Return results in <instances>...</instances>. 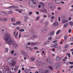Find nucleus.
<instances>
[{"label": "nucleus", "instance_id": "obj_1", "mask_svg": "<svg viewBox=\"0 0 73 73\" xmlns=\"http://www.w3.org/2000/svg\"><path fill=\"white\" fill-rule=\"evenodd\" d=\"M4 40L5 41L7 44L9 45H12L13 42V41L12 39L11 36L9 34H5L3 38Z\"/></svg>", "mask_w": 73, "mask_h": 73}, {"label": "nucleus", "instance_id": "obj_2", "mask_svg": "<svg viewBox=\"0 0 73 73\" xmlns=\"http://www.w3.org/2000/svg\"><path fill=\"white\" fill-rule=\"evenodd\" d=\"M7 61L10 65L15 66L16 65V61L14 60L13 58H9L7 59Z\"/></svg>", "mask_w": 73, "mask_h": 73}, {"label": "nucleus", "instance_id": "obj_3", "mask_svg": "<svg viewBox=\"0 0 73 73\" xmlns=\"http://www.w3.org/2000/svg\"><path fill=\"white\" fill-rule=\"evenodd\" d=\"M29 3L31 7H33L35 5H36V4L37 2L36 0H31L29 1Z\"/></svg>", "mask_w": 73, "mask_h": 73}, {"label": "nucleus", "instance_id": "obj_4", "mask_svg": "<svg viewBox=\"0 0 73 73\" xmlns=\"http://www.w3.org/2000/svg\"><path fill=\"white\" fill-rule=\"evenodd\" d=\"M54 66L56 69H58L60 68V64L59 63H56L54 64Z\"/></svg>", "mask_w": 73, "mask_h": 73}, {"label": "nucleus", "instance_id": "obj_5", "mask_svg": "<svg viewBox=\"0 0 73 73\" xmlns=\"http://www.w3.org/2000/svg\"><path fill=\"white\" fill-rule=\"evenodd\" d=\"M48 7L50 9H54L55 8V6L52 3H49L48 4Z\"/></svg>", "mask_w": 73, "mask_h": 73}, {"label": "nucleus", "instance_id": "obj_6", "mask_svg": "<svg viewBox=\"0 0 73 73\" xmlns=\"http://www.w3.org/2000/svg\"><path fill=\"white\" fill-rule=\"evenodd\" d=\"M46 61L50 64H52L53 63V60L50 58L47 59L46 60Z\"/></svg>", "mask_w": 73, "mask_h": 73}, {"label": "nucleus", "instance_id": "obj_7", "mask_svg": "<svg viewBox=\"0 0 73 73\" xmlns=\"http://www.w3.org/2000/svg\"><path fill=\"white\" fill-rule=\"evenodd\" d=\"M16 30H15L13 33V34L15 36V37L16 38H17V36H19V35H18V32H17L16 34Z\"/></svg>", "mask_w": 73, "mask_h": 73}, {"label": "nucleus", "instance_id": "obj_8", "mask_svg": "<svg viewBox=\"0 0 73 73\" xmlns=\"http://www.w3.org/2000/svg\"><path fill=\"white\" fill-rule=\"evenodd\" d=\"M15 48H19V46L17 44V43H15L13 44L12 45Z\"/></svg>", "mask_w": 73, "mask_h": 73}, {"label": "nucleus", "instance_id": "obj_9", "mask_svg": "<svg viewBox=\"0 0 73 73\" xmlns=\"http://www.w3.org/2000/svg\"><path fill=\"white\" fill-rule=\"evenodd\" d=\"M62 0H54V1L55 3L57 4H59L61 2Z\"/></svg>", "mask_w": 73, "mask_h": 73}, {"label": "nucleus", "instance_id": "obj_10", "mask_svg": "<svg viewBox=\"0 0 73 73\" xmlns=\"http://www.w3.org/2000/svg\"><path fill=\"white\" fill-rule=\"evenodd\" d=\"M54 34V32H52L49 33L48 34V35L49 36H53Z\"/></svg>", "mask_w": 73, "mask_h": 73}, {"label": "nucleus", "instance_id": "obj_11", "mask_svg": "<svg viewBox=\"0 0 73 73\" xmlns=\"http://www.w3.org/2000/svg\"><path fill=\"white\" fill-rule=\"evenodd\" d=\"M8 8H15V9H18L19 8V7L17 6H9L8 7Z\"/></svg>", "mask_w": 73, "mask_h": 73}, {"label": "nucleus", "instance_id": "obj_12", "mask_svg": "<svg viewBox=\"0 0 73 73\" xmlns=\"http://www.w3.org/2000/svg\"><path fill=\"white\" fill-rule=\"evenodd\" d=\"M54 26H58V23L57 22H54L53 24Z\"/></svg>", "mask_w": 73, "mask_h": 73}, {"label": "nucleus", "instance_id": "obj_13", "mask_svg": "<svg viewBox=\"0 0 73 73\" xmlns=\"http://www.w3.org/2000/svg\"><path fill=\"white\" fill-rule=\"evenodd\" d=\"M21 53L22 55H27V54L26 52L23 50L21 52Z\"/></svg>", "mask_w": 73, "mask_h": 73}, {"label": "nucleus", "instance_id": "obj_14", "mask_svg": "<svg viewBox=\"0 0 73 73\" xmlns=\"http://www.w3.org/2000/svg\"><path fill=\"white\" fill-rule=\"evenodd\" d=\"M40 11L41 12H44V13H46L47 12L46 9H42Z\"/></svg>", "mask_w": 73, "mask_h": 73}, {"label": "nucleus", "instance_id": "obj_15", "mask_svg": "<svg viewBox=\"0 0 73 73\" xmlns=\"http://www.w3.org/2000/svg\"><path fill=\"white\" fill-rule=\"evenodd\" d=\"M5 69L6 71H9V67L6 66L5 68Z\"/></svg>", "mask_w": 73, "mask_h": 73}, {"label": "nucleus", "instance_id": "obj_16", "mask_svg": "<svg viewBox=\"0 0 73 73\" xmlns=\"http://www.w3.org/2000/svg\"><path fill=\"white\" fill-rule=\"evenodd\" d=\"M37 44H38V42H35L32 43L31 44V46H34L35 45H37Z\"/></svg>", "mask_w": 73, "mask_h": 73}, {"label": "nucleus", "instance_id": "obj_17", "mask_svg": "<svg viewBox=\"0 0 73 73\" xmlns=\"http://www.w3.org/2000/svg\"><path fill=\"white\" fill-rule=\"evenodd\" d=\"M37 66H41V65H42V62L40 61H38V62L37 63Z\"/></svg>", "mask_w": 73, "mask_h": 73}, {"label": "nucleus", "instance_id": "obj_18", "mask_svg": "<svg viewBox=\"0 0 73 73\" xmlns=\"http://www.w3.org/2000/svg\"><path fill=\"white\" fill-rule=\"evenodd\" d=\"M28 15H26L25 17L24 20L25 21H27V20H28Z\"/></svg>", "mask_w": 73, "mask_h": 73}, {"label": "nucleus", "instance_id": "obj_19", "mask_svg": "<svg viewBox=\"0 0 73 73\" xmlns=\"http://www.w3.org/2000/svg\"><path fill=\"white\" fill-rule=\"evenodd\" d=\"M30 32H31L32 35H34L35 33V30L32 29H31L30 30Z\"/></svg>", "mask_w": 73, "mask_h": 73}, {"label": "nucleus", "instance_id": "obj_20", "mask_svg": "<svg viewBox=\"0 0 73 73\" xmlns=\"http://www.w3.org/2000/svg\"><path fill=\"white\" fill-rule=\"evenodd\" d=\"M39 73H44V70L42 69H39Z\"/></svg>", "mask_w": 73, "mask_h": 73}, {"label": "nucleus", "instance_id": "obj_21", "mask_svg": "<svg viewBox=\"0 0 73 73\" xmlns=\"http://www.w3.org/2000/svg\"><path fill=\"white\" fill-rule=\"evenodd\" d=\"M68 59V58L66 56L64 58V59H63V61H64V64H65V61H66V60H67Z\"/></svg>", "mask_w": 73, "mask_h": 73}, {"label": "nucleus", "instance_id": "obj_22", "mask_svg": "<svg viewBox=\"0 0 73 73\" xmlns=\"http://www.w3.org/2000/svg\"><path fill=\"white\" fill-rule=\"evenodd\" d=\"M68 20H63L62 21V23L64 24V23H67L68 21Z\"/></svg>", "mask_w": 73, "mask_h": 73}, {"label": "nucleus", "instance_id": "obj_23", "mask_svg": "<svg viewBox=\"0 0 73 73\" xmlns=\"http://www.w3.org/2000/svg\"><path fill=\"white\" fill-rule=\"evenodd\" d=\"M40 4L42 6V8H44V7H45V5H44V3H42V2H40Z\"/></svg>", "mask_w": 73, "mask_h": 73}, {"label": "nucleus", "instance_id": "obj_24", "mask_svg": "<svg viewBox=\"0 0 73 73\" xmlns=\"http://www.w3.org/2000/svg\"><path fill=\"white\" fill-rule=\"evenodd\" d=\"M0 14L2 15H5V13L3 12H0Z\"/></svg>", "mask_w": 73, "mask_h": 73}, {"label": "nucleus", "instance_id": "obj_25", "mask_svg": "<svg viewBox=\"0 0 73 73\" xmlns=\"http://www.w3.org/2000/svg\"><path fill=\"white\" fill-rule=\"evenodd\" d=\"M31 60L32 61H34L35 60V58L34 57H31Z\"/></svg>", "mask_w": 73, "mask_h": 73}, {"label": "nucleus", "instance_id": "obj_26", "mask_svg": "<svg viewBox=\"0 0 73 73\" xmlns=\"http://www.w3.org/2000/svg\"><path fill=\"white\" fill-rule=\"evenodd\" d=\"M16 23L17 24V25H20L21 24V21H17L16 22Z\"/></svg>", "mask_w": 73, "mask_h": 73}, {"label": "nucleus", "instance_id": "obj_27", "mask_svg": "<svg viewBox=\"0 0 73 73\" xmlns=\"http://www.w3.org/2000/svg\"><path fill=\"white\" fill-rule=\"evenodd\" d=\"M54 47L56 48H57L58 47V44H57V43H56L54 45Z\"/></svg>", "mask_w": 73, "mask_h": 73}, {"label": "nucleus", "instance_id": "obj_28", "mask_svg": "<svg viewBox=\"0 0 73 73\" xmlns=\"http://www.w3.org/2000/svg\"><path fill=\"white\" fill-rule=\"evenodd\" d=\"M48 68H49V69H50L51 70H53V66H48Z\"/></svg>", "mask_w": 73, "mask_h": 73}, {"label": "nucleus", "instance_id": "obj_29", "mask_svg": "<svg viewBox=\"0 0 73 73\" xmlns=\"http://www.w3.org/2000/svg\"><path fill=\"white\" fill-rule=\"evenodd\" d=\"M67 35H66L64 36V40H65V41H66V40H67Z\"/></svg>", "mask_w": 73, "mask_h": 73}, {"label": "nucleus", "instance_id": "obj_30", "mask_svg": "<svg viewBox=\"0 0 73 73\" xmlns=\"http://www.w3.org/2000/svg\"><path fill=\"white\" fill-rule=\"evenodd\" d=\"M11 21L13 22H15V21H16V20H15V18H11Z\"/></svg>", "mask_w": 73, "mask_h": 73}, {"label": "nucleus", "instance_id": "obj_31", "mask_svg": "<svg viewBox=\"0 0 73 73\" xmlns=\"http://www.w3.org/2000/svg\"><path fill=\"white\" fill-rule=\"evenodd\" d=\"M59 60H60L59 57H58V56H57L56 58V61H59Z\"/></svg>", "mask_w": 73, "mask_h": 73}, {"label": "nucleus", "instance_id": "obj_32", "mask_svg": "<svg viewBox=\"0 0 73 73\" xmlns=\"http://www.w3.org/2000/svg\"><path fill=\"white\" fill-rule=\"evenodd\" d=\"M19 31L21 32H24L25 31V30L23 29H21L19 30Z\"/></svg>", "mask_w": 73, "mask_h": 73}, {"label": "nucleus", "instance_id": "obj_33", "mask_svg": "<svg viewBox=\"0 0 73 73\" xmlns=\"http://www.w3.org/2000/svg\"><path fill=\"white\" fill-rule=\"evenodd\" d=\"M61 49V47L60 46H59L57 48V50H60Z\"/></svg>", "mask_w": 73, "mask_h": 73}, {"label": "nucleus", "instance_id": "obj_34", "mask_svg": "<svg viewBox=\"0 0 73 73\" xmlns=\"http://www.w3.org/2000/svg\"><path fill=\"white\" fill-rule=\"evenodd\" d=\"M48 43H49V41H46L44 42V45H45L48 44Z\"/></svg>", "mask_w": 73, "mask_h": 73}, {"label": "nucleus", "instance_id": "obj_35", "mask_svg": "<svg viewBox=\"0 0 73 73\" xmlns=\"http://www.w3.org/2000/svg\"><path fill=\"white\" fill-rule=\"evenodd\" d=\"M49 70H46L44 73H49Z\"/></svg>", "mask_w": 73, "mask_h": 73}, {"label": "nucleus", "instance_id": "obj_36", "mask_svg": "<svg viewBox=\"0 0 73 73\" xmlns=\"http://www.w3.org/2000/svg\"><path fill=\"white\" fill-rule=\"evenodd\" d=\"M68 47H69L68 44H66L64 47V48H65V49H67V48H68Z\"/></svg>", "mask_w": 73, "mask_h": 73}, {"label": "nucleus", "instance_id": "obj_37", "mask_svg": "<svg viewBox=\"0 0 73 73\" xmlns=\"http://www.w3.org/2000/svg\"><path fill=\"white\" fill-rule=\"evenodd\" d=\"M7 18H3V20L5 21H7Z\"/></svg>", "mask_w": 73, "mask_h": 73}, {"label": "nucleus", "instance_id": "obj_38", "mask_svg": "<svg viewBox=\"0 0 73 73\" xmlns=\"http://www.w3.org/2000/svg\"><path fill=\"white\" fill-rule=\"evenodd\" d=\"M3 71V69L2 68L0 69V73H2V72Z\"/></svg>", "mask_w": 73, "mask_h": 73}, {"label": "nucleus", "instance_id": "obj_39", "mask_svg": "<svg viewBox=\"0 0 73 73\" xmlns=\"http://www.w3.org/2000/svg\"><path fill=\"white\" fill-rule=\"evenodd\" d=\"M60 30H58V31L56 33V35H58V33H60Z\"/></svg>", "mask_w": 73, "mask_h": 73}, {"label": "nucleus", "instance_id": "obj_40", "mask_svg": "<svg viewBox=\"0 0 73 73\" xmlns=\"http://www.w3.org/2000/svg\"><path fill=\"white\" fill-rule=\"evenodd\" d=\"M8 13H9V14H11V13H13V11H9Z\"/></svg>", "mask_w": 73, "mask_h": 73}, {"label": "nucleus", "instance_id": "obj_41", "mask_svg": "<svg viewBox=\"0 0 73 73\" xmlns=\"http://www.w3.org/2000/svg\"><path fill=\"white\" fill-rule=\"evenodd\" d=\"M33 38H36V37H37V35H35L33 36Z\"/></svg>", "mask_w": 73, "mask_h": 73}, {"label": "nucleus", "instance_id": "obj_42", "mask_svg": "<svg viewBox=\"0 0 73 73\" xmlns=\"http://www.w3.org/2000/svg\"><path fill=\"white\" fill-rule=\"evenodd\" d=\"M8 51V49L7 48H5V51L6 52H7Z\"/></svg>", "mask_w": 73, "mask_h": 73}, {"label": "nucleus", "instance_id": "obj_43", "mask_svg": "<svg viewBox=\"0 0 73 73\" xmlns=\"http://www.w3.org/2000/svg\"><path fill=\"white\" fill-rule=\"evenodd\" d=\"M68 23H66L64 25V27H67L68 26Z\"/></svg>", "mask_w": 73, "mask_h": 73}, {"label": "nucleus", "instance_id": "obj_44", "mask_svg": "<svg viewBox=\"0 0 73 73\" xmlns=\"http://www.w3.org/2000/svg\"><path fill=\"white\" fill-rule=\"evenodd\" d=\"M69 24L71 25H73V23L72 22H70Z\"/></svg>", "mask_w": 73, "mask_h": 73}, {"label": "nucleus", "instance_id": "obj_45", "mask_svg": "<svg viewBox=\"0 0 73 73\" xmlns=\"http://www.w3.org/2000/svg\"><path fill=\"white\" fill-rule=\"evenodd\" d=\"M21 33H19V38H20L21 37Z\"/></svg>", "mask_w": 73, "mask_h": 73}, {"label": "nucleus", "instance_id": "obj_46", "mask_svg": "<svg viewBox=\"0 0 73 73\" xmlns=\"http://www.w3.org/2000/svg\"><path fill=\"white\" fill-rule=\"evenodd\" d=\"M57 42V40H55L52 42V43H55L56 42Z\"/></svg>", "mask_w": 73, "mask_h": 73}, {"label": "nucleus", "instance_id": "obj_47", "mask_svg": "<svg viewBox=\"0 0 73 73\" xmlns=\"http://www.w3.org/2000/svg\"><path fill=\"white\" fill-rule=\"evenodd\" d=\"M61 20V18H60V17H58V21H60V20Z\"/></svg>", "mask_w": 73, "mask_h": 73}, {"label": "nucleus", "instance_id": "obj_48", "mask_svg": "<svg viewBox=\"0 0 73 73\" xmlns=\"http://www.w3.org/2000/svg\"><path fill=\"white\" fill-rule=\"evenodd\" d=\"M48 39L49 40H51L52 39V38L51 37H49Z\"/></svg>", "mask_w": 73, "mask_h": 73}, {"label": "nucleus", "instance_id": "obj_49", "mask_svg": "<svg viewBox=\"0 0 73 73\" xmlns=\"http://www.w3.org/2000/svg\"><path fill=\"white\" fill-rule=\"evenodd\" d=\"M39 17H36V21H37V20H38L39 19Z\"/></svg>", "mask_w": 73, "mask_h": 73}, {"label": "nucleus", "instance_id": "obj_50", "mask_svg": "<svg viewBox=\"0 0 73 73\" xmlns=\"http://www.w3.org/2000/svg\"><path fill=\"white\" fill-rule=\"evenodd\" d=\"M71 31H72V30L71 29H70L68 30V32L69 33H70L71 32Z\"/></svg>", "mask_w": 73, "mask_h": 73}, {"label": "nucleus", "instance_id": "obj_51", "mask_svg": "<svg viewBox=\"0 0 73 73\" xmlns=\"http://www.w3.org/2000/svg\"><path fill=\"white\" fill-rule=\"evenodd\" d=\"M29 48V50L30 51H32L33 50V48Z\"/></svg>", "mask_w": 73, "mask_h": 73}, {"label": "nucleus", "instance_id": "obj_52", "mask_svg": "<svg viewBox=\"0 0 73 73\" xmlns=\"http://www.w3.org/2000/svg\"><path fill=\"white\" fill-rule=\"evenodd\" d=\"M12 24L13 25H17V24L16 23H12Z\"/></svg>", "mask_w": 73, "mask_h": 73}, {"label": "nucleus", "instance_id": "obj_53", "mask_svg": "<svg viewBox=\"0 0 73 73\" xmlns=\"http://www.w3.org/2000/svg\"><path fill=\"white\" fill-rule=\"evenodd\" d=\"M61 7H58L57 8V9H58V10H61Z\"/></svg>", "mask_w": 73, "mask_h": 73}, {"label": "nucleus", "instance_id": "obj_54", "mask_svg": "<svg viewBox=\"0 0 73 73\" xmlns=\"http://www.w3.org/2000/svg\"><path fill=\"white\" fill-rule=\"evenodd\" d=\"M70 41H73V39L72 38H71L70 39Z\"/></svg>", "mask_w": 73, "mask_h": 73}, {"label": "nucleus", "instance_id": "obj_55", "mask_svg": "<svg viewBox=\"0 0 73 73\" xmlns=\"http://www.w3.org/2000/svg\"><path fill=\"white\" fill-rule=\"evenodd\" d=\"M48 21H46V25H48Z\"/></svg>", "mask_w": 73, "mask_h": 73}, {"label": "nucleus", "instance_id": "obj_56", "mask_svg": "<svg viewBox=\"0 0 73 73\" xmlns=\"http://www.w3.org/2000/svg\"><path fill=\"white\" fill-rule=\"evenodd\" d=\"M25 10L24 9V10H23V9H20V11H25Z\"/></svg>", "mask_w": 73, "mask_h": 73}, {"label": "nucleus", "instance_id": "obj_57", "mask_svg": "<svg viewBox=\"0 0 73 73\" xmlns=\"http://www.w3.org/2000/svg\"><path fill=\"white\" fill-rule=\"evenodd\" d=\"M34 49H38V47H35L34 48Z\"/></svg>", "mask_w": 73, "mask_h": 73}, {"label": "nucleus", "instance_id": "obj_58", "mask_svg": "<svg viewBox=\"0 0 73 73\" xmlns=\"http://www.w3.org/2000/svg\"><path fill=\"white\" fill-rule=\"evenodd\" d=\"M69 68H70L71 69H72V68H73V66H70L69 67Z\"/></svg>", "mask_w": 73, "mask_h": 73}, {"label": "nucleus", "instance_id": "obj_59", "mask_svg": "<svg viewBox=\"0 0 73 73\" xmlns=\"http://www.w3.org/2000/svg\"><path fill=\"white\" fill-rule=\"evenodd\" d=\"M69 63L70 64H71V65H73V62H69Z\"/></svg>", "mask_w": 73, "mask_h": 73}, {"label": "nucleus", "instance_id": "obj_60", "mask_svg": "<svg viewBox=\"0 0 73 73\" xmlns=\"http://www.w3.org/2000/svg\"><path fill=\"white\" fill-rule=\"evenodd\" d=\"M29 15H32V12L31 11H30L29 12Z\"/></svg>", "mask_w": 73, "mask_h": 73}, {"label": "nucleus", "instance_id": "obj_61", "mask_svg": "<svg viewBox=\"0 0 73 73\" xmlns=\"http://www.w3.org/2000/svg\"><path fill=\"white\" fill-rule=\"evenodd\" d=\"M15 11H20V9H17L15 10Z\"/></svg>", "mask_w": 73, "mask_h": 73}, {"label": "nucleus", "instance_id": "obj_62", "mask_svg": "<svg viewBox=\"0 0 73 73\" xmlns=\"http://www.w3.org/2000/svg\"><path fill=\"white\" fill-rule=\"evenodd\" d=\"M51 47H54V44H52L51 45Z\"/></svg>", "mask_w": 73, "mask_h": 73}, {"label": "nucleus", "instance_id": "obj_63", "mask_svg": "<svg viewBox=\"0 0 73 73\" xmlns=\"http://www.w3.org/2000/svg\"><path fill=\"white\" fill-rule=\"evenodd\" d=\"M17 30H20V28L17 27Z\"/></svg>", "mask_w": 73, "mask_h": 73}, {"label": "nucleus", "instance_id": "obj_64", "mask_svg": "<svg viewBox=\"0 0 73 73\" xmlns=\"http://www.w3.org/2000/svg\"><path fill=\"white\" fill-rule=\"evenodd\" d=\"M43 29V31H47V30H46V29Z\"/></svg>", "mask_w": 73, "mask_h": 73}]
</instances>
